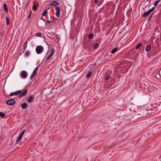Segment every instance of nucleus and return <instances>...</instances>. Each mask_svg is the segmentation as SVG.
<instances>
[{"label": "nucleus", "mask_w": 161, "mask_h": 161, "mask_svg": "<svg viewBox=\"0 0 161 161\" xmlns=\"http://www.w3.org/2000/svg\"><path fill=\"white\" fill-rule=\"evenodd\" d=\"M27 90H25L21 93V91L18 90L14 92H12L10 93L9 96H13L18 95V97L19 98L23 97L27 93Z\"/></svg>", "instance_id": "nucleus-1"}, {"label": "nucleus", "mask_w": 161, "mask_h": 161, "mask_svg": "<svg viewBox=\"0 0 161 161\" xmlns=\"http://www.w3.org/2000/svg\"><path fill=\"white\" fill-rule=\"evenodd\" d=\"M43 51V47L41 45H39L36 48V53L39 54L41 53Z\"/></svg>", "instance_id": "nucleus-2"}, {"label": "nucleus", "mask_w": 161, "mask_h": 161, "mask_svg": "<svg viewBox=\"0 0 161 161\" xmlns=\"http://www.w3.org/2000/svg\"><path fill=\"white\" fill-rule=\"evenodd\" d=\"M15 103V101L14 99H12L7 100L6 103L8 105H12Z\"/></svg>", "instance_id": "nucleus-3"}, {"label": "nucleus", "mask_w": 161, "mask_h": 161, "mask_svg": "<svg viewBox=\"0 0 161 161\" xmlns=\"http://www.w3.org/2000/svg\"><path fill=\"white\" fill-rule=\"evenodd\" d=\"M44 22H42L40 19L37 20V26L40 28L42 27L43 25H44Z\"/></svg>", "instance_id": "nucleus-4"}, {"label": "nucleus", "mask_w": 161, "mask_h": 161, "mask_svg": "<svg viewBox=\"0 0 161 161\" xmlns=\"http://www.w3.org/2000/svg\"><path fill=\"white\" fill-rule=\"evenodd\" d=\"M55 10L57 11L55 13V15L57 17H58L60 15V9L59 7H58L55 8Z\"/></svg>", "instance_id": "nucleus-5"}, {"label": "nucleus", "mask_w": 161, "mask_h": 161, "mask_svg": "<svg viewBox=\"0 0 161 161\" xmlns=\"http://www.w3.org/2000/svg\"><path fill=\"white\" fill-rule=\"evenodd\" d=\"M59 5V3L57 1H54L52 2L49 4V6H56L58 5Z\"/></svg>", "instance_id": "nucleus-6"}, {"label": "nucleus", "mask_w": 161, "mask_h": 161, "mask_svg": "<svg viewBox=\"0 0 161 161\" xmlns=\"http://www.w3.org/2000/svg\"><path fill=\"white\" fill-rule=\"evenodd\" d=\"M27 73L26 71L23 70L22 72L21 76L22 78H25L27 77Z\"/></svg>", "instance_id": "nucleus-7"}, {"label": "nucleus", "mask_w": 161, "mask_h": 161, "mask_svg": "<svg viewBox=\"0 0 161 161\" xmlns=\"http://www.w3.org/2000/svg\"><path fill=\"white\" fill-rule=\"evenodd\" d=\"M34 97L32 96H30L28 97L27 102L28 103H31L34 99Z\"/></svg>", "instance_id": "nucleus-8"}, {"label": "nucleus", "mask_w": 161, "mask_h": 161, "mask_svg": "<svg viewBox=\"0 0 161 161\" xmlns=\"http://www.w3.org/2000/svg\"><path fill=\"white\" fill-rule=\"evenodd\" d=\"M59 21L58 20L52 19L51 20H48L47 21V23L50 24L51 23H58Z\"/></svg>", "instance_id": "nucleus-9"}, {"label": "nucleus", "mask_w": 161, "mask_h": 161, "mask_svg": "<svg viewBox=\"0 0 161 161\" xmlns=\"http://www.w3.org/2000/svg\"><path fill=\"white\" fill-rule=\"evenodd\" d=\"M27 107V104L26 103H24L21 104V108L25 109Z\"/></svg>", "instance_id": "nucleus-10"}, {"label": "nucleus", "mask_w": 161, "mask_h": 161, "mask_svg": "<svg viewBox=\"0 0 161 161\" xmlns=\"http://www.w3.org/2000/svg\"><path fill=\"white\" fill-rule=\"evenodd\" d=\"M3 8L6 12L7 13L8 11V8L6 3H4L3 5Z\"/></svg>", "instance_id": "nucleus-11"}, {"label": "nucleus", "mask_w": 161, "mask_h": 161, "mask_svg": "<svg viewBox=\"0 0 161 161\" xmlns=\"http://www.w3.org/2000/svg\"><path fill=\"white\" fill-rule=\"evenodd\" d=\"M151 12L149 10L146 12H145L143 14V16L144 17H146Z\"/></svg>", "instance_id": "nucleus-12"}, {"label": "nucleus", "mask_w": 161, "mask_h": 161, "mask_svg": "<svg viewBox=\"0 0 161 161\" xmlns=\"http://www.w3.org/2000/svg\"><path fill=\"white\" fill-rule=\"evenodd\" d=\"M151 47L150 45H148L146 47V48L145 49V51L146 52H148L150 51V50H151Z\"/></svg>", "instance_id": "nucleus-13"}, {"label": "nucleus", "mask_w": 161, "mask_h": 161, "mask_svg": "<svg viewBox=\"0 0 161 161\" xmlns=\"http://www.w3.org/2000/svg\"><path fill=\"white\" fill-rule=\"evenodd\" d=\"M117 47H115L111 51V53H114L116 52L117 50Z\"/></svg>", "instance_id": "nucleus-14"}, {"label": "nucleus", "mask_w": 161, "mask_h": 161, "mask_svg": "<svg viewBox=\"0 0 161 161\" xmlns=\"http://www.w3.org/2000/svg\"><path fill=\"white\" fill-rule=\"evenodd\" d=\"M142 44L141 43H139L138 44L137 46L135 48L136 49H138L142 46Z\"/></svg>", "instance_id": "nucleus-15"}, {"label": "nucleus", "mask_w": 161, "mask_h": 161, "mask_svg": "<svg viewBox=\"0 0 161 161\" xmlns=\"http://www.w3.org/2000/svg\"><path fill=\"white\" fill-rule=\"evenodd\" d=\"M39 67V66H38V67H36V68H35L34 70L33 71V74H35V75H36V72H37V70H38Z\"/></svg>", "instance_id": "nucleus-16"}, {"label": "nucleus", "mask_w": 161, "mask_h": 161, "mask_svg": "<svg viewBox=\"0 0 161 161\" xmlns=\"http://www.w3.org/2000/svg\"><path fill=\"white\" fill-rule=\"evenodd\" d=\"M6 24L8 25L10 24L9 19L8 17H6Z\"/></svg>", "instance_id": "nucleus-17"}, {"label": "nucleus", "mask_w": 161, "mask_h": 161, "mask_svg": "<svg viewBox=\"0 0 161 161\" xmlns=\"http://www.w3.org/2000/svg\"><path fill=\"white\" fill-rule=\"evenodd\" d=\"M27 41H26L25 42L24 44V51L23 52H24L25 50L26 49V47H27Z\"/></svg>", "instance_id": "nucleus-18"}, {"label": "nucleus", "mask_w": 161, "mask_h": 161, "mask_svg": "<svg viewBox=\"0 0 161 161\" xmlns=\"http://www.w3.org/2000/svg\"><path fill=\"white\" fill-rule=\"evenodd\" d=\"M93 34H92V33H90L89 35V36H88V38L89 39H92L93 38Z\"/></svg>", "instance_id": "nucleus-19"}, {"label": "nucleus", "mask_w": 161, "mask_h": 161, "mask_svg": "<svg viewBox=\"0 0 161 161\" xmlns=\"http://www.w3.org/2000/svg\"><path fill=\"white\" fill-rule=\"evenodd\" d=\"M32 9L33 10H34V11H36L37 10V8L36 7V5H35V4L33 5Z\"/></svg>", "instance_id": "nucleus-20"}, {"label": "nucleus", "mask_w": 161, "mask_h": 161, "mask_svg": "<svg viewBox=\"0 0 161 161\" xmlns=\"http://www.w3.org/2000/svg\"><path fill=\"white\" fill-rule=\"evenodd\" d=\"M98 47V44L97 43H96L93 47V48L94 49H96Z\"/></svg>", "instance_id": "nucleus-21"}, {"label": "nucleus", "mask_w": 161, "mask_h": 161, "mask_svg": "<svg viewBox=\"0 0 161 161\" xmlns=\"http://www.w3.org/2000/svg\"><path fill=\"white\" fill-rule=\"evenodd\" d=\"M92 73V71H90L87 74V75L86 76V78H89L91 76Z\"/></svg>", "instance_id": "nucleus-22"}, {"label": "nucleus", "mask_w": 161, "mask_h": 161, "mask_svg": "<svg viewBox=\"0 0 161 161\" xmlns=\"http://www.w3.org/2000/svg\"><path fill=\"white\" fill-rule=\"evenodd\" d=\"M5 116V114L4 113H2V112H0V117L2 118H3Z\"/></svg>", "instance_id": "nucleus-23"}, {"label": "nucleus", "mask_w": 161, "mask_h": 161, "mask_svg": "<svg viewBox=\"0 0 161 161\" xmlns=\"http://www.w3.org/2000/svg\"><path fill=\"white\" fill-rule=\"evenodd\" d=\"M21 138H21V137L19 136L16 141V143H19V142L21 140Z\"/></svg>", "instance_id": "nucleus-24"}, {"label": "nucleus", "mask_w": 161, "mask_h": 161, "mask_svg": "<svg viewBox=\"0 0 161 161\" xmlns=\"http://www.w3.org/2000/svg\"><path fill=\"white\" fill-rule=\"evenodd\" d=\"M47 13V10H45L42 14V15L43 16H45Z\"/></svg>", "instance_id": "nucleus-25"}, {"label": "nucleus", "mask_w": 161, "mask_h": 161, "mask_svg": "<svg viewBox=\"0 0 161 161\" xmlns=\"http://www.w3.org/2000/svg\"><path fill=\"white\" fill-rule=\"evenodd\" d=\"M55 37H56V38L57 39L58 41H60V36L58 35L57 34L56 35Z\"/></svg>", "instance_id": "nucleus-26"}, {"label": "nucleus", "mask_w": 161, "mask_h": 161, "mask_svg": "<svg viewBox=\"0 0 161 161\" xmlns=\"http://www.w3.org/2000/svg\"><path fill=\"white\" fill-rule=\"evenodd\" d=\"M30 54V53L29 51H26L25 53V55L26 57H28Z\"/></svg>", "instance_id": "nucleus-27"}, {"label": "nucleus", "mask_w": 161, "mask_h": 161, "mask_svg": "<svg viewBox=\"0 0 161 161\" xmlns=\"http://www.w3.org/2000/svg\"><path fill=\"white\" fill-rule=\"evenodd\" d=\"M35 75L34 74H32L30 78L31 80H33L34 79V76Z\"/></svg>", "instance_id": "nucleus-28"}, {"label": "nucleus", "mask_w": 161, "mask_h": 161, "mask_svg": "<svg viewBox=\"0 0 161 161\" xmlns=\"http://www.w3.org/2000/svg\"><path fill=\"white\" fill-rule=\"evenodd\" d=\"M36 35L37 36H39V37H41L42 36L41 33L40 32H38L36 34Z\"/></svg>", "instance_id": "nucleus-29"}, {"label": "nucleus", "mask_w": 161, "mask_h": 161, "mask_svg": "<svg viewBox=\"0 0 161 161\" xmlns=\"http://www.w3.org/2000/svg\"><path fill=\"white\" fill-rule=\"evenodd\" d=\"M41 19L44 22H46L47 21L46 17L45 16L42 17Z\"/></svg>", "instance_id": "nucleus-30"}, {"label": "nucleus", "mask_w": 161, "mask_h": 161, "mask_svg": "<svg viewBox=\"0 0 161 161\" xmlns=\"http://www.w3.org/2000/svg\"><path fill=\"white\" fill-rule=\"evenodd\" d=\"M50 51H51V54H52V55H53V53H54V49L53 48H52L51 49V50H50Z\"/></svg>", "instance_id": "nucleus-31"}, {"label": "nucleus", "mask_w": 161, "mask_h": 161, "mask_svg": "<svg viewBox=\"0 0 161 161\" xmlns=\"http://www.w3.org/2000/svg\"><path fill=\"white\" fill-rule=\"evenodd\" d=\"M160 1V0L156 1L155 3H154V5L156 6Z\"/></svg>", "instance_id": "nucleus-32"}, {"label": "nucleus", "mask_w": 161, "mask_h": 161, "mask_svg": "<svg viewBox=\"0 0 161 161\" xmlns=\"http://www.w3.org/2000/svg\"><path fill=\"white\" fill-rule=\"evenodd\" d=\"M154 14V13H153L152 14H151V15L149 16V18H148V20H150L152 18L153 14Z\"/></svg>", "instance_id": "nucleus-33"}, {"label": "nucleus", "mask_w": 161, "mask_h": 161, "mask_svg": "<svg viewBox=\"0 0 161 161\" xmlns=\"http://www.w3.org/2000/svg\"><path fill=\"white\" fill-rule=\"evenodd\" d=\"M110 76L109 75H107L106 76L105 79L106 80H108L110 78Z\"/></svg>", "instance_id": "nucleus-34"}, {"label": "nucleus", "mask_w": 161, "mask_h": 161, "mask_svg": "<svg viewBox=\"0 0 161 161\" xmlns=\"http://www.w3.org/2000/svg\"><path fill=\"white\" fill-rule=\"evenodd\" d=\"M155 8L154 7H153L151 9H150L149 10L150 11V12H152V11H153L154 10V9Z\"/></svg>", "instance_id": "nucleus-35"}, {"label": "nucleus", "mask_w": 161, "mask_h": 161, "mask_svg": "<svg viewBox=\"0 0 161 161\" xmlns=\"http://www.w3.org/2000/svg\"><path fill=\"white\" fill-rule=\"evenodd\" d=\"M25 130H24L20 134L22 135L23 136V134H24V132H25Z\"/></svg>", "instance_id": "nucleus-36"}, {"label": "nucleus", "mask_w": 161, "mask_h": 161, "mask_svg": "<svg viewBox=\"0 0 161 161\" xmlns=\"http://www.w3.org/2000/svg\"><path fill=\"white\" fill-rule=\"evenodd\" d=\"M31 15L30 14H29L28 16H27V18H28L30 19L31 17Z\"/></svg>", "instance_id": "nucleus-37"}, {"label": "nucleus", "mask_w": 161, "mask_h": 161, "mask_svg": "<svg viewBox=\"0 0 161 161\" xmlns=\"http://www.w3.org/2000/svg\"><path fill=\"white\" fill-rule=\"evenodd\" d=\"M98 0H95L94 1V3H97L98 2Z\"/></svg>", "instance_id": "nucleus-38"}, {"label": "nucleus", "mask_w": 161, "mask_h": 161, "mask_svg": "<svg viewBox=\"0 0 161 161\" xmlns=\"http://www.w3.org/2000/svg\"><path fill=\"white\" fill-rule=\"evenodd\" d=\"M53 55H52V54H50V55L48 56V57H49V58H50Z\"/></svg>", "instance_id": "nucleus-39"}, {"label": "nucleus", "mask_w": 161, "mask_h": 161, "mask_svg": "<svg viewBox=\"0 0 161 161\" xmlns=\"http://www.w3.org/2000/svg\"><path fill=\"white\" fill-rule=\"evenodd\" d=\"M32 14V11H30L29 14H30V15H31Z\"/></svg>", "instance_id": "nucleus-40"}, {"label": "nucleus", "mask_w": 161, "mask_h": 161, "mask_svg": "<svg viewBox=\"0 0 161 161\" xmlns=\"http://www.w3.org/2000/svg\"><path fill=\"white\" fill-rule=\"evenodd\" d=\"M19 136L20 137H21V138H22V137L23 136V135H22L20 134Z\"/></svg>", "instance_id": "nucleus-41"}, {"label": "nucleus", "mask_w": 161, "mask_h": 161, "mask_svg": "<svg viewBox=\"0 0 161 161\" xmlns=\"http://www.w3.org/2000/svg\"><path fill=\"white\" fill-rule=\"evenodd\" d=\"M49 59H50V58H49V57H48L47 58V59H46V60H48Z\"/></svg>", "instance_id": "nucleus-42"}, {"label": "nucleus", "mask_w": 161, "mask_h": 161, "mask_svg": "<svg viewBox=\"0 0 161 161\" xmlns=\"http://www.w3.org/2000/svg\"><path fill=\"white\" fill-rule=\"evenodd\" d=\"M49 59H50V58H49V57H48L47 58V59H46V60H48Z\"/></svg>", "instance_id": "nucleus-43"}, {"label": "nucleus", "mask_w": 161, "mask_h": 161, "mask_svg": "<svg viewBox=\"0 0 161 161\" xmlns=\"http://www.w3.org/2000/svg\"><path fill=\"white\" fill-rule=\"evenodd\" d=\"M160 158H161V154L159 156V157Z\"/></svg>", "instance_id": "nucleus-44"}]
</instances>
